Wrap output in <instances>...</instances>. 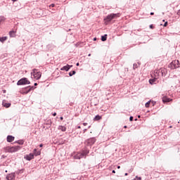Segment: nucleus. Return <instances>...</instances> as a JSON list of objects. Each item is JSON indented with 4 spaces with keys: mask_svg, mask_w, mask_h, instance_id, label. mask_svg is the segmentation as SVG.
I'll return each instance as SVG.
<instances>
[{
    "mask_svg": "<svg viewBox=\"0 0 180 180\" xmlns=\"http://www.w3.org/2000/svg\"><path fill=\"white\" fill-rule=\"evenodd\" d=\"M31 77H34V79H39V78H41V72L37 69H33L31 72Z\"/></svg>",
    "mask_w": 180,
    "mask_h": 180,
    "instance_id": "1",
    "label": "nucleus"
},
{
    "mask_svg": "<svg viewBox=\"0 0 180 180\" xmlns=\"http://www.w3.org/2000/svg\"><path fill=\"white\" fill-rule=\"evenodd\" d=\"M30 84V81L27 80V78L23 77L18 81L17 85H29Z\"/></svg>",
    "mask_w": 180,
    "mask_h": 180,
    "instance_id": "2",
    "label": "nucleus"
},
{
    "mask_svg": "<svg viewBox=\"0 0 180 180\" xmlns=\"http://www.w3.org/2000/svg\"><path fill=\"white\" fill-rule=\"evenodd\" d=\"M117 16H119V14H115V13H112L108 15L106 18L104 19V20H105V22H110V20H112V19H115L116 18H117Z\"/></svg>",
    "mask_w": 180,
    "mask_h": 180,
    "instance_id": "3",
    "label": "nucleus"
},
{
    "mask_svg": "<svg viewBox=\"0 0 180 180\" xmlns=\"http://www.w3.org/2000/svg\"><path fill=\"white\" fill-rule=\"evenodd\" d=\"M20 148H21L20 146H13L9 148L8 151V153H16V151H19Z\"/></svg>",
    "mask_w": 180,
    "mask_h": 180,
    "instance_id": "4",
    "label": "nucleus"
},
{
    "mask_svg": "<svg viewBox=\"0 0 180 180\" xmlns=\"http://www.w3.org/2000/svg\"><path fill=\"white\" fill-rule=\"evenodd\" d=\"M179 68V60H174L172 63V69Z\"/></svg>",
    "mask_w": 180,
    "mask_h": 180,
    "instance_id": "5",
    "label": "nucleus"
},
{
    "mask_svg": "<svg viewBox=\"0 0 180 180\" xmlns=\"http://www.w3.org/2000/svg\"><path fill=\"white\" fill-rule=\"evenodd\" d=\"M24 158L27 160V161H30L34 158V155L33 153H30L29 155H26Z\"/></svg>",
    "mask_w": 180,
    "mask_h": 180,
    "instance_id": "6",
    "label": "nucleus"
},
{
    "mask_svg": "<svg viewBox=\"0 0 180 180\" xmlns=\"http://www.w3.org/2000/svg\"><path fill=\"white\" fill-rule=\"evenodd\" d=\"M85 157V153H77L74 156L75 160H81Z\"/></svg>",
    "mask_w": 180,
    "mask_h": 180,
    "instance_id": "7",
    "label": "nucleus"
},
{
    "mask_svg": "<svg viewBox=\"0 0 180 180\" xmlns=\"http://www.w3.org/2000/svg\"><path fill=\"white\" fill-rule=\"evenodd\" d=\"M96 141V139L95 138H90L87 139V143L90 146H92V144H95V142Z\"/></svg>",
    "mask_w": 180,
    "mask_h": 180,
    "instance_id": "8",
    "label": "nucleus"
},
{
    "mask_svg": "<svg viewBox=\"0 0 180 180\" xmlns=\"http://www.w3.org/2000/svg\"><path fill=\"white\" fill-rule=\"evenodd\" d=\"M33 88H34L33 86H29L25 90L22 91V94H29V92H30V91H32Z\"/></svg>",
    "mask_w": 180,
    "mask_h": 180,
    "instance_id": "9",
    "label": "nucleus"
},
{
    "mask_svg": "<svg viewBox=\"0 0 180 180\" xmlns=\"http://www.w3.org/2000/svg\"><path fill=\"white\" fill-rule=\"evenodd\" d=\"M14 140H15V136H11V135H8L7 136L8 143H12V141H13Z\"/></svg>",
    "mask_w": 180,
    "mask_h": 180,
    "instance_id": "10",
    "label": "nucleus"
},
{
    "mask_svg": "<svg viewBox=\"0 0 180 180\" xmlns=\"http://www.w3.org/2000/svg\"><path fill=\"white\" fill-rule=\"evenodd\" d=\"M61 71H68L70 70V65H66L60 68Z\"/></svg>",
    "mask_w": 180,
    "mask_h": 180,
    "instance_id": "11",
    "label": "nucleus"
},
{
    "mask_svg": "<svg viewBox=\"0 0 180 180\" xmlns=\"http://www.w3.org/2000/svg\"><path fill=\"white\" fill-rule=\"evenodd\" d=\"M13 178H15V174H10L7 175V176H6L7 180H12V179H13Z\"/></svg>",
    "mask_w": 180,
    "mask_h": 180,
    "instance_id": "12",
    "label": "nucleus"
},
{
    "mask_svg": "<svg viewBox=\"0 0 180 180\" xmlns=\"http://www.w3.org/2000/svg\"><path fill=\"white\" fill-rule=\"evenodd\" d=\"M171 101H172V99L168 98H167V97H164V98H162V102H163V103H166L167 102H171Z\"/></svg>",
    "mask_w": 180,
    "mask_h": 180,
    "instance_id": "13",
    "label": "nucleus"
},
{
    "mask_svg": "<svg viewBox=\"0 0 180 180\" xmlns=\"http://www.w3.org/2000/svg\"><path fill=\"white\" fill-rule=\"evenodd\" d=\"M3 106H4V108H11V103L3 101Z\"/></svg>",
    "mask_w": 180,
    "mask_h": 180,
    "instance_id": "14",
    "label": "nucleus"
},
{
    "mask_svg": "<svg viewBox=\"0 0 180 180\" xmlns=\"http://www.w3.org/2000/svg\"><path fill=\"white\" fill-rule=\"evenodd\" d=\"M107 39H108V34H105V35L101 37V41H106Z\"/></svg>",
    "mask_w": 180,
    "mask_h": 180,
    "instance_id": "15",
    "label": "nucleus"
},
{
    "mask_svg": "<svg viewBox=\"0 0 180 180\" xmlns=\"http://www.w3.org/2000/svg\"><path fill=\"white\" fill-rule=\"evenodd\" d=\"M7 39H8L7 37H0V41H1V43H4V41H6Z\"/></svg>",
    "mask_w": 180,
    "mask_h": 180,
    "instance_id": "16",
    "label": "nucleus"
},
{
    "mask_svg": "<svg viewBox=\"0 0 180 180\" xmlns=\"http://www.w3.org/2000/svg\"><path fill=\"white\" fill-rule=\"evenodd\" d=\"M156 79H157V78L149 79V84H150V85H153V84H154L155 82Z\"/></svg>",
    "mask_w": 180,
    "mask_h": 180,
    "instance_id": "17",
    "label": "nucleus"
},
{
    "mask_svg": "<svg viewBox=\"0 0 180 180\" xmlns=\"http://www.w3.org/2000/svg\"><path fill=\"white\" fill-rule=\"evenodd\" d=\"M101 119H102V117H101L99 115H97L94 118V120H101Z\"/></svg>",
    "mask_w": 180,
    "mask_h": 180,
    "instance_id": "18",
    "label": "nucleus"
},
{
    "mask_svg": "<svg viewBox=\"0 0 180 180\" xmlns=\"http://www.w3.org/2000/svg\"><path fill=\"white\" fill-rule=\"evenodd\" d=\"M15 143H18V144H20V146H23V143H25V141L23 140H18L15 141Z\"/></svg>",
    "mask_w": 180,
    "mask_h": 180,
    "instance_id": "19",
    "label": "nucleus"
},
{
    "mask_svg": "<svg viewBox=\"0 0 180 180\" xmlns=\"http://www.w3.org/2000/svg\"><path fill=\"white\" fill-rule=\"evenodd\" d=\"M9 36L10 37H15V31H10Z\"/></svg>",
    "mask_w": 180,
    "mask_h": 180,
    "instance_id": "20",
    "label": "nucleus"
},
{
    "mask_svg": "<svg viewBox=\"0 0 180 180\" xmlns=\"http://www.w3.org/2000/svg\"><path fill=\"white\" fill-rule=\"evenodd\" d=\"M75 74H77V72H75V70H72L69 73V76L72 77V75H75Z\"/></svg>",
    "mask_w": 180,
    "mask_h": 180,
    "instance_id": "21",
    "label": "nucleus"
},
{
    "mask_svg": "<svg viewBox=\"0 0 180 180\" xmlns=\"http://www.w3.org/2000/svg\"><path fill=\"white\" fill-rule=\"evenodd\" d=\"M59 130H62V131H65L66 128L64 126L59 127Z\"/></svg>",
    "mask_w": 180,
    "mask_h": 180,
    "instance_id": "22",
    "label": "nucleus"
},
{
    "mask_svg": "<svg viewBox=\"0 0 180 180\" xmlns=\"http://www.w3.org/2000/svg\"><path fill=\"white\" fill-rule=\"evenodd\" d=\"M150 103H151V101H148V102L145 104L146 108H150Z\"/></svg>",
    "mask_w": 180,
    "mask_h": 180,
    "instance_id": "23",
    "label": "nucleus"
},
{
    "mask_svg": "<svg viewBox=\"0 0 180 180\" xmlns=\"http://www.w3.org/2000/svg\"><path fill=\"white\" fill-rule=\"evenodd\" d=\"M34 154H35V155H40V152H37V149H34Z\"/></svg>",
    "mask_w": 180,
    "mask_h": 180,
    "instance_id": "24",
    "label": "nucleus"
},
{
    "mask_svg": "<svg viewBox=\"0 0 180 180\" xmlns=\"http://www.w3.org/2000/svg\"><path fill=\"white\" fill-rule=\"evenodd\" d=\"M3 20H5V17L0 16V23H1V22H3Z\"/></svg>",
    "mask_w": 180,
    "mask_h": 180,
    "instance_id": "25",
    "label": "nucleus"
},
{
    "mask_svg": "<svg viewBox=\"0 0 180 180\" xmlns=\"http://www.w3.org/2000/svg\"><path fill=\"white\" fill-rule=\"evenodd\" d=\"M82 153L84 154V157H85L86 154H89V150H86Z\"/></svg>",
    "mask_w": 180,
    "mask_h": 180,
    "instance_id": "26",
    "label": "nucleus"
},
{
    "mask_svg": "<svg viewBox=\"0 0 180 180\" xmlns=\"http://www.w3.org/2000/svg\"><path fill=\"white\" fill-rule=\"evenodd\" d=\"M167 26H168V22H165L164 24L165 27H167Z\"/></svg>",
    "mask_w": 180,
    "mask_h": 180,
    "instance_id": "27",
    "label": "nucleus"
},
{
    "mask_svg": "<svg viewBox=\"0 0 180 180\" xmlns=\"http://www.w3.org/2000/svg\"><path fill=\"white\" fill-rule=\"evenodd\" d=\"M133 67H134V70H135V68H137V67H138L137 64L134 63Z\"/></svg>",
    "mask_w": 180,
    "mask_h": 180,
    "instance_id": "28",
    "label": "nucleus"
},
{
    "mask_svg": "<svg viewBox=\"0 0 180 180\" xmlns=\"http://www.w3.org/2000/svg\"><path fill=\"white\" fill-rule=\"evenodd\" d=\"M133 119H134L133 116H131V117H129V121H130V122H133Z\"/></svg>",
    "mask_w": 180,
    "mask_h": 180,
    "instance_id": "29",
    "label": "nucleus"
},
{
    "mask_svg": "<svg viewBox=\"0 0 180 180\" xmlns=\"http://www.w3.org/2000/svg\"><path fill=\"white\" fill-rule=\"evenodd\" d=\"M136 178L137 179H135V180H141V177L136 176Z\"/></svg>",
    "mask_w": 180,
    "mask_h": 180,
    "instance_id": "30",
    "label": "nucleus"
},
{
    "mask_svg": "<svg viewBox=\"0 0 180 180\" xmlns=\"http://www.w3.org/2000/svg\"><path fill=\"white\" fill-rule=\"evenodd\" d=\"M153 27H154V26H153V25H150V29H153Z\"/></svg>",
    "mask_w": 180,
    "mask_h": 180,
    "instance_id": "31",
    "label": "nucleus"
},
{
    "mask_svg": "<svg viewBox=\"0 0 180 180\" xmlns=\"http://www.w3.org/2000/svg\"><path fill=\"white\" fill-rule=\"evenodd\" d=\"M53 116H57V113H56V112H54V113L53 114Z\"/></svg>",
    "mask_w": 180,
    "mask_h": 180,
    "instance_id": "32",
    "label": "nucleus"
},
{
    "mask_svg": "<svg viewBox=\"0 0 180 180\" xmlns=\"http://www.w3.org/2000/svg\"><path fill=\"white\" fill-rule=\"evenodd\" d=\"M86 124H88V123H86V122L83 123L84 126H86Z\"/></svg>",
    "mask_w": 180,
    "mask_h": 180,
    "instance_id": "33",
    "label": "nucleus"
},
{
    "mask_svg": "<svg viewBox=\"0 0 180 180\" xmlns=\"http://www.w3.org/2000/svg\"><path fill=\"white\" fill-rule=\"evenodd\" d=\"M129 172H133V169H129Z\"/></svg>",
    "mask_w": 180,
    "mask_h": 180,
    "instance_id": "34",
    "label": "nucleus"
},
{
    "mask_svg": "<svg viewBox=\"0 0 180 180\" xmlns=\"http://www.w3.org/2000/svg\"><path fill=\"white\" fill-rule=\"evenodd\" d=\"M51 6L52 8H54L55 5H54V4H51Z\"/></svg>",
    "mask_w": 180,
    "mask_h": 180,
    "instance_id": "35",
    "label": "nucleus"
},
{
    "mask_svg": "<svg viewBox=\"0 0 180 180\" xmlns=\"http://www.w3.org/2000/svg\"><path fill=\"white\" fill-rule=\"evenodd\" d=\"M153 105H155V102L152 101Z\"/></svg>",
    "mask_w": 180,
    "mask_h": 180,
    "instance_id": "36",
    "label": "nucleus"
},
{
    "mask_svg": "<svg viewBox=\"0 0 180 180\" xmlns=\"http://www.w3.org/2000/svg\"><path fill=\"white\" fill-rule=\"evenodd\" d=\"M112 174H116V171L112 170Z\"/></svg>",
    "mask_w": 180,
    "mask_h": 180,
    "instance_id": "37",
    "label": "nucleus"
},
{
    "mask_svg": "<svg viewBox=\"0 0 180 180\" xmlns=\"http://www.w3.org/2000/svg\"><path fill=\"white\" fill-rule=\"evenodd\" d=\"M76 65H77V67H78V66L79 65V63H77L76 64Z\"/></svg>",
    "mask_w": 180,
    "mask_h": 180,
    "instance_id": "38",
    "label": "nucleus"
},
{
    "mask_svg": "<svg viewBox=\"0 0 180 180\" xmlns=\"http://www.w3.org/2000/svg\"><path fill=\"white\" fill-rule=\"evenodd\" d=\"M86 129H84V130H83V131H84V133H85V131H86Z\"/></svg>",
    "mask_w": 180,
    "mask_h": 180,
    "instance_id": "39",
    "label": "nucleus"
},
{
    "mask_svg": "<svg viewBox=\"0 0 180 180\" xmlns=\"http://www.w3.org/2000/svg\"><path fill=\"white\" fill-rule=\"evenodd\" d=\"M39 147H43V143H41V144L39 145Z\"/></svg>",
    "mask_w": 180,
    "mask_h": 180,
    "instance_id": "40",
    "label": "nucleus"
},
{
    "mask_svg": "<svg viewBox=\"0 0 180 180\" xmlns=\"http://www.w3.org/2000/svg\"><path fill=\"white\" fill-rule=\"evenodd\" d=\"M34 86H37V83H34Z\"/></svg>",
    "mask_w": 180,
    "mask_h": 180,
    "instance_id": "41",
    "label": "nucleus"
},
{
    "mask_svg": "<svg viewBox=\"0 0 180 180\" xmlns=\"http://www.w3.org/2000/svg\"><path fill=\"white\" fill-rule=\"evenodd\" d=\"M124 129H127V126H124Z\"/></svg>",
    "mask_w": 180,
    "mask_h": 180,
    "instance_id": "42",
    "label": "nucleus"
},
{
    "mask_svg": "<svg viewBox=\"0 0 180 180\" xmlns=\"http://www.w3.org/2000/svg\"><path fill=\"white\" fill-rule=\"evenodd\" d=\"M177 14L180 15V10L178 11Z\"/></svg>",
    "mask_w": 180,
    "mask_h": 180,
    "instance_id": "43",
    "label": "nucleus"
},
{
    "mask_svg": "<svg viewBox=\"0 0 180 180\" xmlns=\"http://www.w3.org/2000/svg\"><path fill=\"white\" fill-rule=\"evenodd\" d=\"M64 118L63 117H60V120H63Z\"/></svg>",
    "mask_w": 180,
    "mask_h": 180,
    "instance_id": "44",
    "label": "nucleus"
},
{
    "mask_svg": "<svg viewBox=\"0 0 180 180\" xmlns=\"http://www.w3.org/2000/svg\"><path fill=\"white\" fill-rule=\"evenodd\" d=\"M117 169H120V166H117Z\"/></svg>",
    "mask_w": 180,
    "mask_h": 180,
    "instance_id": "45",
    "label": "nucleus"
},
{
    "mask_svg": "<svg viewBox=\"0 0 180 180\" xmlns=\"http://www.w3.org/2000/svg\"><path fill=\"white\" fill-rule=\"evenodd\" d=\"M80 128H81V126H78V127H77V129H80Z\"/></svg>",
    "mask_w": 180,
    "mask_h": 180,
    "instance_id": "46",
    "label": "nucleus"
},
{
    "mask_svg": "<svg viewBox=\"0 0 180 180\" xmlns=\"http://www.w3.org/2000/svg\"><path fill=\"white\" fill-rule=\"evenodd\" d=\"M150 15H154V13L151 12V13H150Z\"/></svg>",
    "mask_w": 180,
    "mask_h": 180,
    "instance_id": "47",
    "label": "nucleus"
},
{
    "mask_svg": "<svg viewBox=\"0 0 180 180\" xmlns=\"http://www.w3.org/2000/svg\"><path fill=\"white\" fill-rule=\"evenodd\" d=\"M128 174L127 173H125V176H127Z\"/></svg>",
    "mask_w": 180,
    "mask_h": 180,
    "instance_id": "48",
    "label": "nucleus"
},
{
    "mask_svg": "<svg viewBox=\"0 0 180 180\" xmlns=\"http://www.w3.org/2000/svg\"><path fill=\"white\" fill-rule=\"evenodd\" d=\"M13 1V2H16V0H12Z\"/></svg>",
    "mask_w": 180,
    "mask_h": 180,
    "instance_id": "49",
    "label": "nucleus"
},
{
    "mask_svg": "<svg viewBox=\"0 0 180 180\" xmlns=\"http://www.w3.org/2000/svg\"><path fill=\"white\" fill-rule=\"evenodd\" d=\"M94 41H96V38H94Z\"/></svg>",
    "mask_w": 180,
    "mask_h": 180,
    "instance_id": "50",
    "label": "nucleus"
},
{
    "mask_svg": "<svg viewBox=\"0 0 180 180\" xmlns=\"http://www.w3.org/2000/svg\"><path fill=\"white\" fill-rule=\"evenodd\" d=\"M88 56H89V57H91V53H89V54L88 55Z\"/></svg>",
    "mask_w": 180,
    "mask_h": 180,
    "instance_id": "51",
    "label": "nucleus"
},
{
    "mask_svg": "<svg viewBox=\"0 0 180 180\" xmlns=\"http://www.w3.org/2000/svg\"><path fill=\"white\" fill-rule=\"evenodd\" d=\"M138 117H139V119H140V117H141V116L139 115Z\"/></svg>",
    "mask_w": 180,
    "mask_h": 180,
    "instance_id": "52",
    "label": "nucleus"
},
{
    "mask_svg": "<svg viewBox=\"0 0 180 180\" xmlns=\"http://www.w3.org/2000/svg\"><path fill=\"white\" fill-rule=\"evenodd\" d=\"M72 67V65H70V68H71Z\"/></svg>",
    "mask_w": 180,
    "mask_h": 180,
    "instance_id": "53",
    "label": "nucleus"
},
{
    "mask_svg": "<svg viewBox=\"0 0 180 180\" xmlns=\"http://www.w3.org/2000/svg\"><path fill=\"white\" fill-rule=\"evenodd\" d=\"M156 74H158V70H157Z\"/></svg>",
    "mask_w": 180,
    "mask_h": 180,
    "instance_id": "54",
    "label": "nucleus"
},
{
    "mask_svg": "<svg viewBox=\"0 0 180 180\" xmlns=\"http://www.w3.org/2000/svg\"><path fill=\"white\" fill-rule=\"evenodd\" d=\"M135 121H137V118L135 119Z\"/></svg>",
    "mask_w": 180,
    "mask_h": 180,
    "instance_id": "55",
    "label": "nucleus"
},
{
    "mask_svg": "<svg viewBox=\"0 0 180 180\" xmlns=\"http://www.w3.org/2000/svg\"><path fill=\"white\" fill-rule=\"evenodd\" d=\"M91 127V126L89 127V129Z\"/></svg>",
    "mask_w": 180,
    "mask_h": 180,
    "instance_id": "56",
    "label": "nucleus"
}]
</instances>
